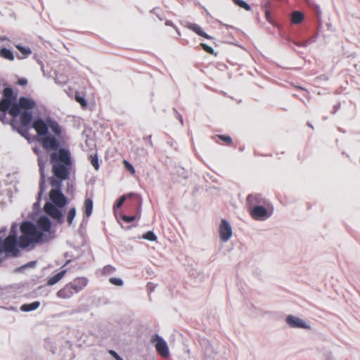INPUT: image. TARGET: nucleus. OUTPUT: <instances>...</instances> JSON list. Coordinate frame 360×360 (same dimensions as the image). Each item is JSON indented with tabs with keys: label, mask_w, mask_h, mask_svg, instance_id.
Here are the masks:
<instances>
[{
	"label": "nucleus",
	"mask_w": 360,
	"mask_h": 360,
	"mask_svg": "<svg viewBox=\"0 0 360 360\" xmlns=\"http://www.w3.org/2000/svg\"><path fill=\"white\" fill-rule=\"evenodd\" d=\"M123 164L124 165L126 170L129 172L131 174H135V169H134L133 165L130 162H129L127 160H124L123 161Z\"/></svg>",
	"instance_id": "c85d7f7f"
},
{
	"label": "nucleus",
	"mask_w": 360,
	"mask_h": 360,
	"mask_svg": "<svg viewBox=\"0 0 360 360\" xmlns=\"http://www.w3.org/2000/svg\"><path fill=\"white\" fill-rule=\"evenodd\" d=\"M128 198L136 199L137 200V202L139 203V205L141 204V202H140L141 200H140V198H139V196L138 195V194L131 193L127 195H123L120 198V199L118 200V201L116 203V205H115L116 208H120L122 206L124 201Z\"/></svg>",
	"instance_id": "2eb2a0df"
},
{
	"label": "nucleus",
	"mask_w": 360,
	"mask_h": 360,
	"mask_svg": "<svg viewBox=\"0 0 360 360\" xmlns=\"http://www.w3.org/2000/svg\"><path fill=\"white\" fill-rule=\"evenodd\" d=\"M4 98L0 101V110L2 112H9L13 101L16 99V96L13 93V90L11 87H6L3 90Z\"/></svg>",
	"instance_id": "423d86ee"
},
{
	"label": "nucleus",
	"mask_w": 360,
	"mask_h": 360,
	"mask_svg": "<svg viewBox=\"0 0 360 360\" xmlns=\"http://www.w3.org/2000/svg\"><path fill=\"white\" fill-rule=\"evenodd\" d=\"M49 198L53 205L60 208L65 207L68 203L66 197L60 189H51L49 193Z\"/></svg>",
	"instance_id": "1a4fd4ad"
},
{
	"label": "nucleus",
	"mask_w": 360,
	"mask_h": 360,
	"mask_svg": "<svg viewBox=\"0 0 360 360\" xmlns=\"http://www.w3.org/2000/svg\"><path fill=\"white\" fill-rule=\"evenodd\" d=\"M140 216H136V215H134V216H127V215H123L122 216V219L125 221V222H127V223H130V222H132L133 221H134L136 218H139Z\"/></svg>",
	"instance_id": "2f4dec72"
},
{
	"label": "nucleus",
	"mask_w": 360,
	"mask_h": 360,
	"mask_svg": "<svg viewBox=\"0 0 360 360\" xmlns=\"http://www.w3.org/2000/svg\"><path fill=\"white\" fill-rule=\"evenodd\" d=\"M109 354L115 359V360H123L116 352L114 350H110Z\"/></svg>",
	"instance_id": "c9c22d12"
},
{
	"label": "nucleus",
	"mask_w": 360,
	"mask_h": 360,
	"mask_svg": "<svg viewBox=\"0 0 360 360\" xmlns=\"http://www.w3.org/2000/svg\"><path fill=\"white\" fill-rule=\"evenodd\" d=\"M286 323L291 328L310 329V326L304 321L292 315H288L286 317Z\"/></svg>",
	"instance_id": "9b49d317"
},
{
	"label": "nucleus",
	"mask_w": 360,
	"mask_h": 360,
	"mask_svg": "<svg viewBox=\"0 0 360 360\" xmlns=\"http://www.w3.org/2000/svg\"><path fill=\"white\" fill-rule=\"evenodd\" d=\"M40 169H41V174H43V169L41 167V166H40ZM44 175H42V178H41V180L40 181V193H39V195H41L44 191Z\"/></svg>",
	"instance_id": "f704fd0d"
},
{
	"label": "nucleus",
	"mask_w": 360,
	"mask_h": 360,
	"mask_svg": "<svg viewBox=\"0 0 360 360\" xmlns=\"http://www.w3.org/2000/svg\"><path fill=\"white\" fill-rule=\"evenodd\" d=\"M89 283L86 277H77L72 281L65 284L57 292L56 296L60 299L67 300L74 295L82 291Z\"/></svg>",
	"instance_id": "20e7f679"
},
{
	"label": "nucleus",
	"mask_w": 360,
	"mask_h": 360,
	"mask_svg": "<svg viewBox=\"0 0 360 360\" xmlns=\"http://www.w3.org/2000/svg\"><path fill=\"white\" fill-rule=\"evenodd\" d=\"M109 281L110 283L117 286H122L123 285L122 280L118 278L112 277L109 279Z\"/></svg>",
	"instance_id": "7c9ffc66"
},
{
	"label": "nucleus",
	"mask_w": 360,
	"mask_h": 360,
	"mask_svg": "<svg viewBox=\"0 0 360 360\" xmlns=\"http://www.w3.org/2000/svg\"><path fill=\"white\" fill-rule=\"evenodd\" d=\"M267 210L263 206H255L250 211V215L255 219H262L267 217Z\"/></svg>",
	"instance_id": "f8f14e48"
},
{
	"label": "nucleus",
	"mask_w": 360,
	"mask_h": 360,
	"mask_svg": "<svg viewBox=\"0 0 360 360\" xmlns=\"http://www.w3.org/2000/svg\"><path fill=\"white\" fill-rule=\"evenodd\" d=\"M155 345L157 352L163 358H167L169 355L167 342L158 335H154L150 340Z\"/></svg>",
	"instance_id": "0eeeda50"
},
{
	"label": "nucleus",
	"mask_w": 360,
	"mask_h": 360,
	"mask_svg": "<svg viewBox=\"0 0 360 360\" xmlns=\"http://www.w3.org/2000/svg\"><path fill=\"white\" fill-rule=\"evenodd\" d=\"M201 46L202 47L203 50L205 51L207 53L210 54L214 53V49L207 44L202 43Z\"/></svg>",
	"instance_id": "72a5a7b5"
},
{
	"label": "nucleus",
	"mask_w": 360,
	"mask_h": 360,
	"mask_svg": "<svg viewBox=\"0 0 360 360\" xmlns=\"http://www.w3.org/2000/svg\"><path fill=\"white\" fill-rule=\"evenodd\" d=\"M233 1L236 5L242 8H244L245 11H249L251 10L250 6L243 0H233Z\"/></svg>",
	"instance_id": "5701e85b"
},
{
	"label": "nucleus",
	"mask_w": 360,
	"mask_h": 360,
	"mask_svg": "<svg viewBox=\"0 0 360 360\" xmlns=\"http://www.w3.org/2000/svg\"><path fill=\"white\" fill-rule=\"evenodd\" d=\"M218 139L223 141L226 144L231 145L232 143V139L228 135H217Z\"/></svg>",
	"instance_id": "bb28decb"
},
{
	"label": "nucleus",
	"mask_w": 360,
	"mask_h": 360,
	"mask_svg": "<svg viewBox=\"0 0 360 360\" xmlns=\"http://www.w3.org/2000/svg\"><path fill=\"white\" fill-rule=\"evenodd\" d=\"M16 48L20 51V53L25 56H27L32 53V51L28 47H24L20 45H17Z\"/></svg>",
	"instance_id": "a878e982"
},
{
	"label": "nucleus",
	"mask_w": 360,
	"mask_h": 360,
	"mask_svg": "<svg viewBox=\"0 0 360 360\" xmlns=\"http://www.w3.org/2000/svg\"><path fill=\"white\" fill-rule=\"evenodd\" d=\"M67 272L66 269H63L59 273L56 274L53 276L49 278L47 281L48 285H53L57 283L65 275Z\"/></svg>",
	"instance_id": "f3484780"
},
{
	"label": "nucleus",
	"mask_w": 360,
	"mask_h": 360,
	"mask_svg": "<svg viewBox=\"0 0 360 360\" xmlns=\"http://www.w3.org/2000/svg\"><path fill=\"white\" fill-rule=\"evenodd\" d=\"M75 99L77 103H79L81 105V106L83 108H86L87 103L86 101V99L83 96H81L78 92L75 93Z\"/></svg>",
	"instance_id": "b1692460"
},
{
	"label": "nucleus",
	"mask_w": 360,
	"mask_h": 360,
	"mask_svg": "<svg viewBox=\"0 0 360 360\" xmlns=\"http://www.w3.org/2000/svg\"><path fill=\"white\" fill-rule=\"evenodd\" d=\"M91 163L96 169H98V167H99L98 160V158L96 155L91 156Z\"/></svg>",
	"instance_id": "473e14b6"
},
{
	"label": "nucleus",
	"mask_w": 360,
	"mask_h": 360,
	"mask_svg": "<svg viewBox=\"0 0 360 360\" xmlns=\"http://www.w3.org/2000/svg\"><path fill=\"white\" fill-rule=\"evenodd\" d=\"M143 238L144 239L150 240V241H155L157 239L156 236L154 234L153 231H148L146 232L143 236Z\"/></svg>",
	"instance_id": "cd10ccee"
},
{
	"label": "nucleus",
	"mask_w": 360,
	"mask_h": 360,
	"mask_svg": "<svg viewBox=\"0 0 360 360\" xmlns=\"http://www.w3.org/2000/svg\"><path fill=\"white\" fill-rule=\"evenodd\" d=\"M84 214L86 217H90L93 210V201L91 198H86L84 202Z\"/></svg>",
	"instance_id": "6ab92c4d"
},
{
	"label": "nucleus",
	"mask_w": 360,
	"mask_h": 360,
	"mask_svg": "<svg viewBox=\"0 0 360 360\" xmlns=\"http://www.w3.org/2000/svg\"><path fill=\"white\" fill-rule=\"evenodd\" d=\"M220 239L223 242L228 241L232 236V228L226 219H222L219 228Z\"/></svg>",
	"instance_id": "9d476101"
},
{
	"label": "nucleus",
	"mask_w": 360,
	"mask_h": 360,
	"mask_svg": "<svg viewBox=\"0 0 360 360\" xmlns=\"http://www.w3.org/2000/svg\"><path fill=\"white\" fill-rule=\"evenodd\" d=\"M40 306L39 301H35L30 304H23L20 307V310L22 311H30L37 309Z\"/></svg>",
	"instance_id": "aec40b11"
},
{
	"label": "nucleus",
	"mask_w": 360,
	"mask_h": 360,
	"mask_svg": "<svg viewBox=\"0 0 360 360\" xmlns=\"http://www.w3.org/2000/svg\"><path fill=\"white\" fill-rule=\"evenodd\" d=\"M32 128L39 137L42 148L46 150H57L50 154L52 172L60 180L69 179L72 161L70 152L59 148L63 143V128L59 123L51 118L46 120L35 119L32 122Z\"/></svg>",
	"instance_id": "f257e3e1"
},
{
	"label": "nucleus",
	"mask_w": 360,
	"mask_h": 360,
	"mask_svg": "<svg viewBox=\"0 0 360 360\" xmlns=\"http://www.w3.org/2000/svg\"><path fill=\"white\" fill-rule=\"evenodd\" d=\"M265 17L266 18V20L269 22H271V13L269 10H266L265 11Z\"/></svg>",
	"instance_id": "4c0bfd02"
},
{
	"label": "nucleus",
	"mask_w": 360,
	"mask_h": 360,
	"mask_svg": "<svg viewBox=\"0 0 360 360\" xmlns=\"http://www.w3.org/2000/svg\"><path fill=\"white\" fill-rule=\"evenodd\" d=\"M27 80L25 78H20L18 80V84H19L20 86H25V85H27Z\"/></svg>",
	"instance_id": "e433bc0d"
},
{
	"label": "nucleus",
	"mask_w": 360,
	"mask_h": 360,
	"mask_svg": "<svg viewBox=\"0 0 360 360\" xmlns=\"http://www.w3.org/2000/svg\"><path fill=\"white\" fill-rule=\"evenodd\" d=\"M18 252V240L15 231L4 240L0 239V255L5 254L7 256H16Z\"/></svg>",
	"instance_id": "39448f33"
},
{
	"label": "nucleus",
	"mask_w": 360,
	"mask_h": 360,
	"mask_svg": "<svg viewBox=\"0 0 360 360\" xmlns=\"http://www.w3.org/2000/svg\"><path fill=\"white\" fill-rule=\"evenodd\" d=\"M22 235L19 238V246L27 248L31 243H37L41 240L43 233L37 229L30 221H25L20 226Z\"/></svg>",
	"instance_id": "7ed1b4c3"
},
{
	"label": "nucleus",
	"mask_w": 360,
	"mask_h": 360,
	"mask_svg": "<svg viewBox=\"0 0 360 360\" xmlns=\"http://www.w3.org/2000/svg\"><path fill=\"white\" fill-rule=\"evenodd\" d=\"M304 20V15L300 11H293L291 13L290 20L292 24L297 25L301 23Z\"/></svg>",
	"instance_id": "a211bd4d"
},
{
	"label": "nucleus",
	"mask_w": 360,
	"mask_h": 360,
	"mask_svg": "<svg viewBox=\"0 0 360 360\" xmlns=\"http://www.w3.org/2000/svg\"><path fill=\"white\" fill-rule=\"evenodd\" d=\"M188 27V28L191 30L193 31L195 33H196L199 36L202 37H204L205 39H211V37L209 36L208 34H207L203 31L202 27L200 25H198V24L192 23V24H190Z\"/></svg>",
	"instance_id": "dca6fc26"
},
{
	"label": "nucleus",
	"mask_w": 360,
	"mask_h": 360,
	"mask_svg": "<svg viewBox=\"0 0 360 360\" xmlns=\"http://www.w3.org/2000/svg\"><path fill=\"white\" fill-rule=\"evenodd\" d=\"M247 203L250 206H259L258 205L265 204L266 200L261 194H250L247 197Z\"/></svg>",
	"instance_id": "ddd939ff"
},
{
	"label": "nucleus",
	"mask_w": 360,
	"mask_h": 360,
	"mask_svg": "<svg viewBox=\"0 0 360 360\" xmlns=\"http://www.w3.org/2000/svg\"><path fill=\"white\" fill-rule=\"evenodd\" d=\"M0 56L11 61L14 60L13 53L6 48H3L0 50Z\"/></svg>",
	"instance_id": "412c9836"
},
{
	"label": "nucleus",
	"mask_w": 360,
	"mask_h": 360,
	"mask_svg": "<svg viewBox=\"0 0 360 360\" xmlns=\"http://www.w3.org/2000/svg\"><path fill=\"white\" fill-rule=\"evenodd\" d=\"M61 181L60 179H51L50 181V184L52 187H54V189H60L61 186Z\"/></svg>",
	"instance_id": "c756f323"
},
{
	"label": "nucleus",
	"mask_w": 360,
	"mask_h": 360,
	"mask_svg": "<svg viewBox=\"0 0 360 360\" xmlns=\"http://www.w3.org/2000/svg\"><path fill=\"white\" fill-rule=\"evenodd\" d=\"M76 215V210L75 207H72L69 210L67 214V222L69 226L72 224L73 219Z\"/></svg>",
	"instance_id": "4be33fe9"
},
{
	"label": "nucleus",
	"mask_w": 360,
	"mask_h": 360,
	"mask_svg": "<svg viewBox=\"0 0 360 360\" xmlns=\"http://www.w3.org/2000/svg\"><path fill=\"white\" fill-rule=\"evenodd\" d=\"M37 227L43 232H49L51 223L47 217H41L37 221Z\"/></svg>",
	"instance_id": "4468645a"
},
{
	"label": "nucleus",
	"mask_w": 360,
	"mask_h": 360,
	"mask_svg": "<svg viewBox=\"0 0 360 360\" xmlns=\"http://www.w3.org/2000/svg\"><path fill=\"white\" fill-rule=\"evenodd\" d=\"M115 268L111 265L105 266L101 270L102 275L107 276L113 274L115 271Z\"/></svg>",
	"instance_id": "393cba45"
},
{
	"label": "nucleus",
	"mask_w": 360,
	"mask_h": 360,
	"mask_svg": "<svg viewBox=\"0 0 360 360\" xmlns=\"http://www.w3.org/2000/svg\"><path fill=\"white\" fill-rule=\"evenodd\" d=\"M36 101L31 98L21 96L18 103H13L9 109V115L13 117L11 125L20 135L27 137L30 125L32 120V110L37 108Z\"/></svg>",
	"instance_id": "f03ea898"
},
{
	"label": "nucleus",
	"mask_w": 360,
	"mask_h": 360,
	"mask_svg": "<svg viewBox=\"0 0 360 360\" xmlns=\"http://www.w3.org/2000/svg\"><path fill=\"white\" fill-rule=\"evenodd\" d=\"M165 24H166L167 25H172V22H169V21H166Z\"/></svg>",
	"instance_id": "58836bf2"
},
{
	"label": "nucleus",
	"mask_w": 360,
	"mask_h": 360,
	"mask_svg": "<svg viewBox=\"0 0 360 360\" xmlns=\"http://www.w3.org/2000/svg\"><path fill=\"white\" fill-rule=\"evenodd\" d=\"M44 210L49 216L56 220L58 223L62 224L64 221L62 211L55 205L46 202L44 206Z\"/></svg>",
	"instance_id": "6e6552de"
}]
</instances>
